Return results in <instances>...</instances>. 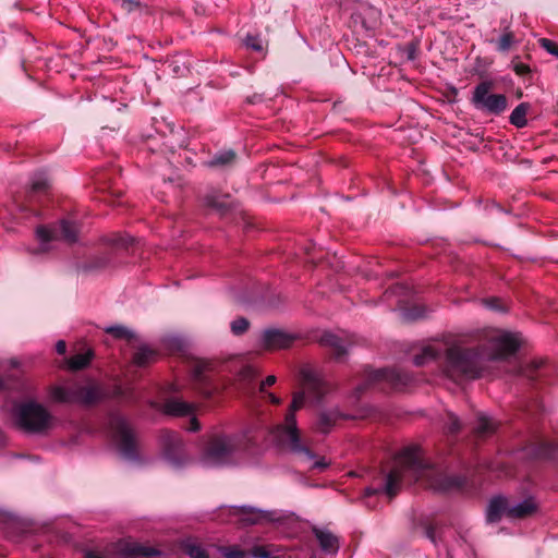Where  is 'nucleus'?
Returning a JSON list of instances; mask_svg holds the SVG:
<instances>
[{"label": "nucleus", "instance_id": "a878e982", "mask_svg": "<svg viewBox=\"0 0 558 558\" xmlns=\"http://www.w3.org/2000/svg\"><path fill=\"white\" fill-rule=\"evenodd\" d=\"M157 357V352L148 347V345H141L137 351L134 353L133 362L137 366H146L147 364L154 362Z\"/></svg>", "mask_w": 558, "mask_h": 558}, {"label": "nucleus", "instance_id": "603ef678", "mask_svg": "<svg viewBox=\"0 0 558 558\" xmlns=\"http://www.w3.org/2000/svg\"><path fill=\"white\" fill-rule=\"evenodd\" d=\"M426 536L430 539V542H433L434 544H436V536H435V530L433 526H428L427 530H426Z\"/></svg>", "mask_w": 558, "mask_h": 558}, {"label": "nucleus", "instance_id": "f257e3e1", "mask_svg": "<svg viewBox=\"0 0 558 558\" xmlns=\"http://www.w3.org/2000/svg\"><path fill=\"white\" fill-rule=\"evenodd\" d=\"M519 347L518 333L489 330L476 348H463L459 344L448 347L445 351L442 373L453 381L480 377L484 361L512 355Z\"/></svg>", "mask_w": 558, "mask_h": 558}, {"label": "nucleus", "instance_id": "c85d7f7f", "mask_svg": "<svg viewBox=\"0 0 558 558\" xmlns=\"http://www.w3.org/2000/svg\"><path fill=\"white\" fill-rule=\"evenodd\" d=\"M235 159V153L231 149L216 154L208 162L210 167H225L231 165Z\"/></svg>", "mask_w": 558, "mask_h": 558}, {"label": "nucleus", "instance_id": "2eb2a0df", "mask_svg": "<svg viewBox=\"0 0 558 558\" xmlns=\"http://www.w3.org/2000/svg\"><path fill=\"white\" fill-rule=\"evenodd\" d=\"M319 342L322 345L332 349L333 355L337 360L342 359L347 354L348 347L351 343L348 339H344L342 336L332 332L323 333Z\"/></svg>", "mask_w": 558, "mask_h": 558}, {"label": "nucleus", "instance_id": "412c9836", "mask_svg": "<svg viewBox=\"0 0 558 558\" xmlns=\"http://www.w3.org/2000/svg\"><path fill=\"white\" fill-rule=\"evenodd\" d=\"M341 416L337 409L322 411L316 421V429L323 434L329 433Z\"/></svg>", "mask_w": 558, "mask_h": 558}, {"label": "nucleus", "instance_id": "37998d69", "mask_svg": "<svg viewBox=\"0 0 558 558\" xmlns=\"http://www.w3.org/2000/svg\"><path fill=\"white\" fill-rule=\"evenodd\" d=\"M543 365V361H533L530 365L521 368V374L531 380L535 379V372Z\"/></svg>", "mask_w": 558, "mask_h": 558}, {"label": "nucleus", "instance_id": "423d86ee", "mask_svg": "<svg viewBox=\"0 0 558 558\" xmlns=\"http://www.w3.org/2000/svg\"><path fill=\"white\" fill-rule=\"evenodd\" d=\"M15 425L27 433L40 434L52 426L53 417L40 403L28 400L15 403L12 410Z\"/></svg>", "mask_w": 558, "mask_h": 558}, {"label": "nucleus", "instance_id": "ea45409f", "mask_svg": "<svg viewBox=\"0 0 558 558\" xmlns=\"http://www.w3.org/2000/svg\"><path fill=\"white\" fill-rule=\"evenodd\" d=\"M251 556L254 558H280L279 555L272 553V547L268 546H255L251 551Z\"/></svg>", "mask_w": 558, "mask_h": 558}, {"label": "nucleus", "instance_id": "b1692460", "mask_svg": "<svg viewBox=\"0 0 558 558\" xmlns=\"http://www.w3.org/2000/svg\"><path fill=\"white\" fill-rule=\"evenodd\" d=\"M315 536L319 542V546L322 550H324L327 554H333L338 550V538L326 530H314Z\"/></svg>", "mask_w": 558, "mask_h": 558}, {"label": "nucleus", "instance_id": "a211bd4d", "mask_svg": "<svg viewBox=\"0 0 558 558\" xmlns=\"http://www.w3.org/2000/svg\"><path fill=\"white\" fill-rule=\"evenodd\" d=\"M203 203L205 207L215 210L220 215H223L230 206L229 196L216 191L207 193L203 197Z\"/></svg>", "mask_w": 558, "mask_h": 558}, {"label": "nucleus", "instance_id": "39448f33", "mask_svg": "<svg viewBox=\"0 0 558 558\" xmlns=\"http://www.w3.org/2000/svg\"><path fill=\"white\" fill-rule=\"evenodd\" d=\"M305 403V391H299L293 395L292 402L284 416V422L278 424L272 429V437L278 445L288 448L296 454H304L307 459L314 458L313 452L301 444L300 433L296 427L295 412Z\"/></svg>", "mask_w": 558, "mask_h": 558}, {"label": "nucleus", "instance_id": "49530a36", "mask_svg": "<svg viewBox=\"0 0 558 558\" xmlns=\"http://www.w3.org/2000/svg\"><path fill=\"white\" fill-rule=\"evenodd\" d=\"M446 428L451 434L458 433L461 429L460 420L454 414L449 413Z\"/></svg>", "mask_w": 558, "mask_h": 558}, {"label": "nucleus", "instance_id": "f3484780", "mask_svg": "<svg viewBox=\"0 0 558 558\" xmlns=\"http://www.w3.org/2000/svg\"><path fill=\"white\" fill-rule=\"evenodd\" d=\"M162 411L172 416H185L194 412V405L178 398H170L163 403Z\"/></svg>", "mask_w": 558, "mask_h": 558}, {"label": "nucleus", "instance_id": "6e6d98bb", "mask_svg": "<svg viewBox=\"0 0 558 558\" xmlns=\"http://www.w3.org/2000/svg\"><path fill=\"white\" fill-rule=\"evenodd\" d=\"M515 71L519 74H523V73L529 71V68L526 65H524V64H520V65L515 66Z\"/></svg>", "mask_w": 558, "mask_h": 558}, {"label": "nucleus", "instance_id": "13d9d810", "mask_svg": "<svg viewBox=\"0 0 558 558\" xmlns=\"http://www.w3.org/2000/svg\"><path fill=\"white\" fill-rule=\"evenodd\" d=\"M5 436L3 435V433L0 430V447L1 446H4L5 445Z\"/></svg>", "mask_w": 558, "mask_h": 558}, {"label": "nucleus", "instance_id": "a19ab883", "mask_svg": "<svg viewBox=\"0 0 558 558\" xmlns=\"http://www.w3.org/2000/svg\"><path fill=\"white\" fill-rule=\"evenodd\" d=\"M410 293V288L403 283H397L392 287H390L386 292L385 295L387 299H389L391 295L396 296H405Z\"/></svg>", "mask_w": 558, "mask_h": 558}, {"label": "nucleus", "instance_id": "9b49d317", "mask_svg": "<svg viewBox=\"0 0 558 558\" xmlns=\"http://www.w3.org/2000/svg\"><path fill=\"white\" fill-rule=\"evenodd\" d=\"M490 82L480 83L473 92L472 102L475 108L493 114H499L507 108V98L501 94H490Z\"/></svg>", "mask_w": 558, "mask_h": 558}, {"label": "nucleus", "instance_id": "a18cd8bd", "mask_svg": "<svg viewBox=\"0 0 558 558\" xmlns=\"http://www.w3.org/2000/svg\"><path fill=\"white\" fill-rule=\"evenodd\" d=\"M539 45L542 48H544L548 53L558 57V44L555 41L548 39V38H541Z\"/></svg>", "mask_w": 558, "mask_h": 558}, {"label": "nucleus", "instance_id": "f8f14e48", "mask_svg": "<svg viewBox=\"0 0 558 558\" xmlns=\"http://www.w3.org/2000/svg\"><path fill=\"white\" fill-rule=\"evenodd\" d=\"M160 446L163 459L173 468L183 466L189 457L185 452L181 436L172 430H162L160 433Z\"/></svg>", "mask_w": 558, "mask_h": 558}, {"label": "nucleus", "instance_id": "dca6fc26", "mask_svg": "<svg viewBox=\"0 0 558 558\" xmlns=\"http://www.w3.org/2000/svg\"><path fill=\"white\" fill-rule=\"evenodd\" d=\"M508 509L509 502L507 498L502 496H496L492 498L486 511L487 521L490 523L498 522L501 519L502 514L508 515Z\"/></svg>", "mask_w": 558, "mask_h": 558}, {"label": "nucleus", "instance_id": "72a5a7b5", "mask_svg": "<svg viewBox=\"0 0 558 558\" xmlns=\"http://www.w3.org/2000/svg\"><path fill=\"white\" fill-rule=\"evenodd\" d=\"M514 43V35L512 32L505 29L504 34L497 41V50L500 52H507Z\"/></svg>", "mask_w": 558, "mask_h": 558}, {"label": "nucleus", "instance_id": "5fc2aeb1", "mask_svg": "<svg viewBox=\"0 0 558 558\" xmlns=\"http://www.w3.org/2000/svg\"><path fill=\"white\" fill-rule=\"evenodd\" d=\"M267 397H268L269 401L271 403H274V404H280L281 403V399L279 397H277L276 395L271 393V392H269L267 395Z\"/></svg>", "mask_w": 558, "mask_h": 558}, {"label": "nucleus", "instance_id": "4c0bfd02", "mask_svg": "<svg viewBox=\"0 0 558 558\" xmlns=\"http://www.w3.org/2000/svg\"><path fill=\"white\" fill-rule=\"evenodd\" d=\"M206 368L207 364L204 362H197L193 368V378L199 385H205L207 381Z\"/></svg>", "mask_w": 558, "mask_h": 558}, {"label": "nucleus", "instance_id": "0eeeda50", "mask_svg": "<svg viewBox=\"0 0 558 558\" xmlns=\"http://www.w3.org/2000/svg\"><path fill=\"white\" fill-rule=\"evenodd\" d=\"M78 232V225L70 219H62L52 226H39L36 229V239L39 243L37 252L46 253L54 248V243L58 240L74 243L77 241Z\"/></svg>", "mask_w": 558, "mask_h": 558}, {"label": "nucleus", "instance_id": "bb28decb", "mask_svg": "<svg viewBox=\"0 0 558 558\" xmlns=\"http://www.w3.org/2000/svg\"><path fill=\"white\" fill-rule=\"evenodd\" d=\"M530 109V105L527 102L519 104L511 112L509 120L510 123L519 129L526 126V113Z\"/></svg>", "mask_w": 558, "mask_h": 558}, {"label": "nucleus", "instance_id": "09e8293b", "mask_svg": "<svg viewBox=\"0 0 558 558\" xmlns=\"http://www.w3.org/2000/svg\"><path fill=\"white\" fill-rule=\"evenodd\" d=\"M277 378L275 375H269L266 377L264 381H262L259 386V391H264L265 386H272L276 383Z\"/></svg>", "mask_w": 558, "mask_h": 558}, {"label": "nucleus", "instance_id": "680f3d73", "mask_svg": "<svg viewBox=\"0 0 558 558\" xmlns=\"http://www.w3.org/2000/svg\"><path fill=\"white\" fill-rule=\"evenodd\" d=\"M11 363H12V365H13L14 367H16V366H17V362H16L15 360H12V362H11Z\"/></svg>", "mask_w": 558, "mask_h": 558}, {"label": "nucleus", "instance_id": "20e7f679", "mask_svg": "<svg viewBox=\"0 0 558 558\" xmlns=\"http://www.w3.org/2000/svg\"><path fill=\"white\" fill-rule=\"evenodd\" d=\"M49 397L58 403L89 407L105 399L107 391L93 379H80L50 387Z\"/></svg>", "mask_w": 558, "mask_h": 558}, {"label": "nucleus", "instance_id": "5701e85b", "mask_svg": "<svg viewBox=\"0 0 558 558\" xmlns=\"http://www.w3.org/2000/svg\"><path fill=\"white\" fill-rule=\"evenodd\" d=\"M234 512L244 524H256L266 518L264 511L246 506L234 508Z\"/></svg>", "mask_w": 558, "mask_h": 558}, {"label": "nucleus", "instance_id": "e433bc0d", "mask_svg": "<svg viewBox=\"0 0 558 558\" xmlns=\"http://www.w3.org/2000/svg\"><path fill=\"white\" fill-rule=\"evenodd\" d=\"M402 316L405 320H416L425 316V308L423 306L404 308L402 311Z\"/></svg>", "mask_w": 558, "mask_h": 558}, {"label": "nucleus", "instance_id": "393cba45", "mask_svg": "<svg viewBox=\"0 0 558 558\" xmlns=\"http://www.w3.org/2000/svg\"><path fill=\"white\" fill-rule=\"evenodd\" d=\"M181 549L191 558H209L206 549L193 538H186L181 542Z\"/></svg>", "mask_w": 558, "mask_h": 558}, {"label": "nucleus", "instance_id": "9d476101", "mask_svg": "<svg viewBox=\"0 0 558 558\" xmlns=\"http://www.w3.org/2000/svg\"><path fill=\"white\" fill-rule=\"evenodd\" d=\"M156 555H159V551L155 548L120 541L112 544L104 553L88 550L85 553V558H145Z\"/></svg>", "mask_w": 558, "mask_h": 558}, {"label": "nucleus", "instance_id": "58836bf2", "mask_svg": "<svg viewBox=\"0 0 558 558\" xmlns=\"http://www.w3.org/2000/svg\"><path fill=\"white\" fill-rule=\"evenodd\" d=\"M251 556L254 558H280L279 555L272 553V547L268 546H255L251 551Z\"/></svg>", "mask_w": 558, "mask_h": 558}, {"label": "nucleus", "instance_id": "052dcab7", "mask_svg": "<svg viewBox=\"0 0 558 558\" xmlns=\"http://www.w3.org/2000/svg\"><path fill=\"white\" fill-rule=\"evenodd\" d=\"M123 3H128V4H133V1L132 0H123Z\"/></svg>", "mask_w": 558, "mask_h": 558}, {"label": "nucleus", "instance_id": "f03ea898", "mask_svg": "<svg viewBox=\"0 0 558 558\" xmlns=\"http://www.w3.org/2000/svg\"><path fill=\"white\" fill-rule=\"evenodd\" d=\"M434 472L438 478L430 483L437 490H448L460 487V477L444 476L429 469V465L422 459L421 449L417 446H409L400 451L393 459L391 469L385 474L384 484L379 487H367L365 497L377 494H385L387 497H395L401 489L403 483L416 482Z\"/></svg>", "mask_w": 558, "mask_h": 558}, {"label": "nucleus", "instance_id": "864d4df0", "mask_svg": "<svg viewBox=\"0 0 558 558\" xmlns=\"http://www.w3.org/2000/svg\"><path fill=\"white\" fill-rule=\"evenodd\" d=\"M497 302H498V300H497V299H489V300H486V301H485V304H486L489 308H493V310H499V307L497 306Z\"/></svg>", "mask_w": 558, "mask_h": 558}, {"label": "nucleus", "instance_id": "cd10ccee", "mask_svg": "<svg viewBox=\"0 0 558 558\" xmlns=\"http://www.w3.org/2000/svg\"><path fill=\"white\" fill-rule=\"evenodd\" d=\"M496 429V422L487 415L480 414L477 417L476 434L478 436H486Z\"/></svg>", "mask_w": 558, "mask_h": 558}, {"label": "nucleus", "instance_id": "c9c22d12", "mask_svg": "<svg viewBox=\"0 0 558 558\" xmlns=\"http://www.w3.org/2000/svg\"><path fill=\"white\" fill-rule=\"evenodd\" d=\"M0 390H25V384L20 379L0 378Z\"/></svg>", "mask_w": 558, "mask_h": 558}, {"label": "nucleus", "instance_id": "7ed1b4c3", "mask_svg": "<svg viewBox=\"0 0 558 558\" xmlns=\"http://www.w3.org/2000/svg\"><path fill=\"white\" fill-rule=\"evenodd\" d=\"M262 432L250 428L241 435L215 433L210 436L203 453V463L207 466H221L230 463L234 454L255 444Z\"/></svg>", "mask_w": 558, "mask_h": 558}, {"label": "nucleus", "instance_id": "4d7b16f0", "mask_svg": "<svg viewBox=\"0 0 558 558\" xmlns=\"http://www.w3.org/2000/svg\"><path fill=\"white\" fill-rule=\"evenodd\" d=\"M327 465H328V463H327V462H325L324 460H319V461H316V462L314 463V468H316V469H324V468H326Z\"/></svg>", "mask_w": 558, "mask_h": 558}, {"label": "nucleus", "instance_id": "1a4fd4ad", "mask_svg": "<svg viewBox=\"0 0 558 558\" xmlns=\"http://www.w3.org/2000/svg\"><path fill=\"white\" fill-rule=\"evenodd\" d=\"M410 381L408 374L396 368H383L377 371H365L363 384L359 385L354 391L356 398L369 386H380L385 390L387 385L391 389H402Z\"/></svg>", "mask_w": 558, "mask_h": 558}, {"label": "nucleus", "instance_id": "e2e57ef3", "mask_svg": "<svg viewBox=\"0 0 558 558\" xmlns=\"http://www.w3.org/2000/svg\"><path fill=\"white\" fill-rule=\"evenodd\" d=\"M107 262H108V259H106L105 262H102V264H100V265H97V267H100V266H104V265H106V264H107Z\"/></svg>", "mask_w": 558, "mask_h": 558}, {"label": "nucleus", "instance_id": "6ab92c4d", "mask_svg": "<svg viewBox=\"0 0 558 558\" xmlns=\"http://www.w3.org/2000/svg\"><path fill=\"white\" fill-rule=\"evenodd\" d=\"M258 374L256 369L251 365L243 366L238 374V383L240 389L246 395L255 393V380Z\"/></svg>", "mask_w": 558, "mask_h": 558}, {"label": "nucleus", "instance_id": "7c9ffc66", "mask_svg": "<svg viewBox=\"0 0 558 558\" xmlns=\"http://www.w3.org/2000/svg\"><path fill=\"white\" fill-rule=\"evenodd\" d=\"M105 330L107 333L113 336L116 339H125L128 341H132L135 338V333L124 326H110L107 327Z\"/></svg>", "mask_w": 558, "mask_h": 558}, {"label": "nucleus", "instance_id": "3c124183", "mask_svg": "<svg viewBox=\"0 0 558 558\" xmlns=\"http://www.w3.org/2000/svg\"><path fill=\"white\" fill-rule=\"evenodd\" d=\"M190 432H196L199 429V423L195 417H192L190 421V426L187 427Z\"/></svg>", "mask_w": 558, "mask_h": 558}, {"label": "nucleus", "instance_id": "ddd939ff", "mask_svg": "<svg viewBox=\"0 0 558 558\" xmlns=\"http://www.w3.org/2000/svg\"><path fill=\"white\" fill-rule=\"evenodd\" d=\"M301 379L304 390L313 397L316 402H319L330 390V384L322 374L311 367H304L301 369Z\"/></svg>", "mask_w": 558, "mask_h": 558}, {"label": "nucleus", "instance_id": "79ce46f5", "mask_svg": "<svg viewBox=\"0 0 558 558\" xmlns=\"http://www.w3.org/2000/svg\"><path fill=\"white\" fill-rule=\"evenodd\" d=\"M248 326V320L244 317H240L231 323V330L234 335L240 336L247 330Z\"/></svg>", "mask_w": 558, "mask_h": 558}, {"label": "nucleus", "instance_id": "8fccbe9b", "mask_svg": "<svg viewBox=\"0 0 558 558\" xmlns=\"http://www.w3.org/2000/svg\"><path fill=\"white\" fill-rule=\"evenodd\" d=\"M56 351L58 352V354L62 355L65 353L66 351V344L63 340H59L56 344Z\"/></svg>", "mask_w": 558, "mask_h": 558}, {"label": "nucleus", "instance_id": "f704fd0d", "mask_svg": "<svg viewBox=\"0 0 558 558\" xmlns=\"http://www.w3.org/2000/svg\"><path fill=\"white\" fill-rule=\"evenodd\" d=\"M220 551L226 558H246L251 555V553L241 549L239 546L220 547Z\"/></svg>", "mask_w": 558, "mask_h": 558}, {"label": "nucleus", "instance_id": "6e6552de", "mask_svg": "<svg viewBox=\"0 0 558 558\" xmlns=\"http://www.w3.org/2000/svg\"><path fill=\"white\" fill-rule=\"evenodd\" d=\"M109 428L121 456L130 461L137 459L136 439L129 422L121 415L109 418Z\"/></svg>", "mask_w": 558, "mask_h": 558}, {"label": "nucleus", "instance_id": "4be33fe9", "mask_svg": "<svg viewBox=\"0 0 558 558\" xmlns=\"http://www.w3.org/2000/svg\"><path fill=\"white\" fill-rule=\"evenodd\" d=\"M537 510V504L534 498L529 497L518 502L517 505L510 506L508 509V517L513 519H521L531 515Z\"/></svg>", "mask_w": 558, "mask_h": 558}, {"label": "nucleus", "instance_id": "aec40b11", "mask_svg": "<svg viewBox=\"0 0 558 558\" xmlns=\"http://www.w3.org/2000/svg\"><path fill=\"white\" fill-rule=\"evenodd\" d=\"M442 348L440 344L433 343L423 347L420 353L414 355L413 363L416 366H423L429 362L436 361L440 357Z\"/></svg>", "mask_w": 558, "mask_h": 558}, {"label": "nucleus", "instance_id": "de8ad7c7", "mask_svg": "<svg viewBox=\"0 0 558 558\" xmlns=\"http://www.w3.org/2000/svg\"><path fill=\"white\" fill-rule=\"evenodd\" d=\"M542 454L549 459H555L558 457V447L553 444H545L543 446Z\"/></svg>", "mask_w": 558, "mask_h": 558}, {"label": "nucleus", "instance_id": "4468645a", "mask_svg": "<svg viewBox=\"0 0 558 558\" xmlns=\"http://www.w3.org/2000/svg\"><path fill=\"white\" fill-rule=\"evenodd\" d=\"M295 336L280 329H267L263 333V347L269 350L289 348Z\"/></svg>", "mask_w": 558, "mask_h": 558}, {"label": "nucleus", "instance_id": "2f4dec72", "mask_svg": "<svg viewBox=\"0 0 558 558\" xmlns=\"http://www.w3.org/2000/svg\"><path fill=\"white\" fill-rule=\"evenodd\" d=\"M106 242L118 248H128L133 244L134 239L128 234H113L106 239Z\"/></svg>", "mask_w": 558, "mask_h": 558}, {"label": "nucleus", "instance_id": "c03bdc74", "mask_svg": "<svg viewBox=\"0 0 558 558\" xmlns=\"http://www.w3.org/2000/svg\"><path fill=\"white\" fill-rule=\"evenodd\" d=\"M244 44L247 48L254 51L263 50V41L259 36L256 35H247L244 39Z\"/></svg>", "mask_w": 558, "mask_h": 558}, {"label": "nucleus", "instance_id": "bf43d9fd", "mask_svg": "<svg viewBox=\"0 0 558 558\" xmlns=\"http://www.w3.org/2000/svg\"><path fill=\"white\" fill-rule=\"evenodd\" d=\"M202 393H204L205 396H210L211 389L210 388H203Z\"/></svg>", "mask_w": 558, "mask_h": 558}, {"label": "nucleus", "instance_id": "473e14b6", "mask_svg": "<svg viewBox=\"0 0 558 558\" xmlns=\"http://www.w3.org/2000/svg\"><path fill=\"white\" fill-rule=\"evenodd\" d=\"M48 179L45 174L39 173L35 175L32 180V195L29 196V202H33L34 194L45 192L48 189Z\"/></svg>", "mask_w": 558, "mask_h": 558}, {"label": "nucleus", "instance_id": "c756f323", "mask_svg": "<svg viewBox=\"0 0 558 558\" xmlns=\"http://www.w3.org/2000/svg\"><path fill=\"white\" fill-rule=\"evenodd\" d=\"M93 353L90 351L73 355L68 362L69 368L74 371L84 368L90 362Z\"/></svg>", "mask_w": 558, "mask_h": 558}]
</instances>
